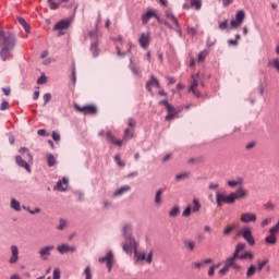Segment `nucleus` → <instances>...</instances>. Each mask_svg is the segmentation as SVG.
<instances>
[{"mask_svg": "<svg viewBox=\"0 0 279 279\" xmlns=\"http://www.w3.org/2000/svg\"><path fill=\"white\" fill-rule=\"evenodd\" d=\"M16 47V35L0 28V58L3 62L12 58V51Z\"/></svg>", "mask_w": 279, "mask_h": 279, "instance_id": "obj_1", "label": "nucleus"}, {"mask_svg": "<svg viewBox=\"0 0 279 279\" xmlns=\"http://www.w3.org/2000/svg\"><path fill=\"white\" fill-rule=\"evenodd\" d=\"M132 223H126L123 227V234L125 243L122 245L123 252L125 254H132V247H136V240L132 236Z\"/></svg>", "mask_w": 279, "mask_h": 279, "instance_id": "obj_2", "label": "nucleus"}, {"mask_svg": "<svg viewBox=\"0 0 279 279\" xmlns=\"http://www.w3.org/2000/svg\"><path fill=\"white\" fill-rule=\"evenodd\" d=\"M138 243H136L135 246H132V250H134V259L135 263H141L143 260H146V263H148V265H151L153 260H154V251H150L148 253V255H145V252L143 251H138Z\"/></svg>", "mask_w": 279, "mask_h": 279, "instance_id": "obj_3", "label": "nucleus"}, {"mask_svg": "<svg viewBox=\"0 0 279 279\" xmlns=\"http://www.w3.org/2000/svg\"><path fill=\"white\" fill-rule=\"evenodd\" d=\"M70 28H71V19H64V20L58 21L54 24L52 31L58 32V36H64V34H66V32H69Z\"/></svg>", "mask_w": 279, "mask_h": 279, "instance_id": "obj_4", "label": "nucleus"}, {"mask_svg": "<svg viewBox=\"0 0 279 279\" xmlns=\"http://www.w3.org/2000/svg\"><path fill=\"white\" fill-rule=\"evenodd\" d=\"M238 234L239 236H242L243 240L246 241L248 245H251V247L256 245V240L254 239V235H252L251 227H243Z\"/></svg>", "mask_w": 279, "mask_h": 279, "instance_id": "obj_5", "label": "nucleus"}, {"mask_svg": "<svg viewBox=\"0 0 279 279\" xmlns=\"http://www.w3.org/2000/svg\"><path fill=\"white\" fill-rule=\"evenodd\" d=\"M117 43H119L117 45V53L120 58H124L125 56H128V53L132 52V47H134V44H132V41H129L125 45L126 50H123V47H121V45H123V38L118 37Z\"/></svg>", "mask_w": 279, "mask_h": 279, "instance_id": "obj_6", "label": "nucleus"}, {"mask_svg": "<svg viewBox=\"0 0 279 279\" xmlns=\"http://www.w3.org/2000/svg\"><path fill=\"white\" fill-rule=\"evenodd\" d=\"M216 204L218 206H221L222 204H229V205L234 204V201L232 198V193H230L229 195H226V193L217 192Z\"/></svg>", "mask_w": 279, "mask_h": 279, "instance_id": "obj_7", "label": "nucleus"}, {"mask_svg": "<svg viewBox=\"0 0 279 279\" xmlns=\"http://www.w3.org/2000/svg\"><path fill=\"white\" fill-rule=\"evenodd\" d=\"M250 195V191H247L245 187L240 186L235 192H231V197L233 198V204L234 202L239 199H245Z\"/></svg>", "mask_w": 279, "mask_h": 279, "instance_id": "obj_8", "label": "nucleus"}, {"mask_svg": "<svg viewBox=\"0 0 279 279\" xmlns=\"http://www.w3.org/2000/svg\"><path fill=\"white\" fill-rule=\"evenodd\" d=\"M197 86H199V74H194L192 75L189 93H193L195 97H202V94L197 90Z\"/></svg>", "mask_w": 279, "mask_h": 279, "instance_id": "obj_9", "label": "nucleus"}, {"mask_svg": "<svg viewBox=\"0 0 279 279\" xmlns=\"http://www.w3.org/2000/svg\"><path fill=\"white\" fill-rule=\"evenodd\" d=\"M168 21H170V23H172V25H169V22H166L165 25H167V27H170V29H178L180 36H182V31H180V23L178 22V19L175 17V15H173V13L168 12L166 14Z\"/></svg>", "mask_w": 279, "mask_h": 279, "instance_id": "obj_10", "label": "nucleus"}, {"mask_svg": "<svg viewBox=\"0 0 279 279\" xmlns=\"http://www.w3.org/2000/svg\"><path fill=\"white\" fill-rule=\"evenodd\" d=\"M243 21H245V11L240 10L235 14V20H231L230 25L233 29H236V27H241Z\"/></svg>", "mask_w": 279, "mask_h": 279, "instance_id": "obj_11", "label": "nucleus"}, {"mask_svg": "<svg viewBox=\"0 0 279 279\" xmlns=\"http://www.w3.org/2000/svg\"><path fill=\"white\" fill-rule=\"evenodd\" d=\"M99 263H106L109 274L112 271V265H114V254L109 251L105 257H100Z\"/></svg>", "mask_w": 279, "mask_h": 279, "instance_id": "obj_12", "label": "nucleus"}, {"mask_svg": "<svg viewBox=\"0 0 279 279\" xmlns=\"http://www.w3.org/2000/svg\"><path fill=\"white\" fill-rule=\"evenodd\" d=\"M54 250H56L54 245H47L39 248L38 254L41 260H49V256H51V252H53Z\"/></svg>", "mask_w": 279, "mask_h": 279, "instance_id": "obj_13", "label": "nucleus"}, {"mask_svg": "<svg viewBox=\"0 0 279 279\" xmlns=\"http://www.w3.org/2000/svg\"><path fill=\"white\" fill-rule=\"evenodd\" d=\"M151 43V35L149 33H142L138 38V45L142 49H148Z\"/></svg>", "mask_w": 279, "mask_h": 279, "instance_id": "obj_14", "label": "nucleus"}, {"mask_svg": "<svg viewBox=\"0 0 279 279\" xmlns=\"http://www.w3.org/2000/svg\"><path fill=\"white\" fill-rule=\"evenodd\" d=\"M74 108H76V110H78V112H83V114H97V107L94 105H87L84 107L74 105Z\"/></svg>", "mask_w": 279, "mask_h": 279, "instance_id": "obj_15", "label": "nucleus"}, {"mask_svg": "<svg viewBox=\"0 0 279 279\" xmlns=\"http://www.w3.org/2000/svg\"><path fill=\"white\" fill-rule=\"evenodd\" d=\"M257 216L254 213H243L240 216L242 223H256Z\"/></svg>", "mask_w": 279, "mask_h": 279, "instance_id": "obj_16", "label": "nucleus"}, {"mask_svg": "<svg viewBox=\"0 0 279 279\" xmlns=\"http://www.w3.org/2000/svg\"><path fill=\"white\" fill-rule=\"evenodd\" d=\"M10 265H16L19 263V246L11 245V256L9 258Z\"/></svg>", "mask_w": 279, "mask_h": 279, "instance_id": "obj_17", "label": "nucleus"}, {"mask_svg": "<svg viewBox=\"0 0 279 279\" xmlns=\"http://www.w3.org/2000/svg\"><path fill=\"white\" fill-rule=\"evenodd\" d=\"M154 88H160V83L156 76H151L150 80L146 83V90H148V93H153L151 90Z\"/></svg>", "mask_w": 279, "mask_h": 279, "instance_id": "obj_18", "label": "nucleus"}, {"mask_svg": "<svg viewBox=\"0 0 279 279\" xmlns=\"http://www.w3.org/2000/svg\"><path fill=\"white\" fill-rule=\"evenodd\" d=\"M166 110H167L166 121H172V119H175L178 114V109H175L173 105H168L166 107Z\"/></svg>", "mask_w": 279, "mask_h": 279, "instance_id": "obj_19", "label": "nucleus"}, {"mask_svg": "<svg viewBox=\"0 0 279 279\" xmlns=\"http://www.w3.org/2000/svg\"><path fill=\"white\" fill-rule=\"evenodd\" d=\"M158 19V14L156 10H148L145 14L142 15V23L143 25H147L149 23V19Z\"/></svg>", "mask_w": 279, "mask_h": 279, "instance_id": "obj_20", "label": "nucleus"}, {"mask_svg": "<svg viewBox=\"0 0 279 279\" xmlns=\"http://www.w3.org/2000/svg\"><path fill=\"white\" fill-rule=\"evenodd\" d=\"M69 189V179L63 178L61 181H58L57 185L54 186V191H66Z\"/></svg>", "mask_w": 279, "mask_h": 279, "instance_id": "obj_21", "label": "nucleus"}, {"mask_svg": "<svg viewBox=\"0 0 279 279\" xmlns=\"http://www.w3.org/2000/svg\"><path fill=\"white\" fill-rule=\"evenodd\" d=\"M15 162H16V165L19 166V167H23V169H26V171H28V173H31L32 172V168L29 167V163H27V161H25L24 159H23V157H21V156H16L15 157Z\"/></svg>", "mask_w": 279, "mask_h": 279, "instance_id": "obj_22", "label": "nucleus"}, {"mask_svg": "<svg viewBox=\"0 0 279 279\" xmlns=\"http://www.w3.org/2000/svg\"><path fill=\"white\" fill-rule=\"evenodd\" d=\"M107 138L110 141V143H112V145H116L117 147H121V145H123V141L117 138V136H114L110 131L107 132Z\"/></svg>", "mask_w": 279, "mask_h": 279, "instance_id": "obj_23", "label": "nucleus"}, {"mask_svg": "<svg viewBox=\"0 0 279 279\" xmlns=\"http://www.w3.org/2000/svg\"><path fill=\"white\" fill-rule=\"evenodd\" d=\"M57 252H59L61 255L69 254V252H71V245L65 243L59 244L57 246Z\"/></svg>", "mask_w": 279, "mask_h": 279, "instance_id": "obj_24", "label": "nucleus"}, {"mask_svg": "<svg viewBox=\"0 0 279 279\" xmlns=\"http://www.w3.org/2000/svg\"><path fill=\"white\" fill-rule=\"evenodd\" d=\"M162 193L165 191L162 189L158 190L155 195V205L156 206H162Z\"/></svg>", "mask_w": 279, "mask_h": 279, "instance_id": "obj_25", "label": "nucleus"}, {"mask_svg": "<svg viewBox=\"0 0 279 279\" xmlns=\"http://www.w3.org/2000/svg\"><path fill=\"white\" fill-rule=\"evenodd\" d=\"M131 138H134V129L126 128L124 130L123 141L128 142L131 141Z\"/></svg>", "mask_w": 279, "mask_h": 279, "instance_id": "obj_26", "label": "nucleus"}, {"mask_svg": "<svg viewBox=\"0 0 279 279\" xmlns=\"http://www.w3.org/2000/svg\"><path fill=\"white\" fill-rule=\"evenodd\" d=\"M265 243L267 245H276L278 243V238H276L274 233H269V235L265 238Z\"/></svg>", "mask_w": 279, "mask_h": 279, "instance_id": "obj_27", "label": "nucleus"}, {"mask_svg": "<svg viewBox=\"0 0 279 279\" xmlns=\"http://www.w3.org/2000/svg\"><path fill=\"white\" fill-rule=\"evenodd\" d=\"M132 187L130 185H123L113 193V197H119L123 195V193H128V191H130Z\"/></svg>", "mask_w": 279, "mask_h": 279, "instance_id": "obj_28", "label": "nucleus"}, {"mask_svg": "<svg viewBox=\"0 0 279 279\" xmlns=\"http://www.w3.org/2000/svg\"><path fill=\"white\" fill-rule=\"evenodd\" d=\"M228 186H230V189H235V186H241L243 184V179L238 178L235 180H230L227 182Z\"/></svg>", "mask_w": 279, "mask_h": 279, "instance_id": "obj_29", "label": "nucleus"}, {"mask_svg": "<svg viewBox=\"0 0 279 279\" xmlns=\"http://www.w3.org/2000/svg\"><path fill=\"white\" fill-rule=\"evenodd\" d=\"M246 245L243 243H238V245L235 246L234 253L233 255L236 256L239 258V256H241V252H243L245 250Z\"/></svg>", "mask_w": 279, "mask_h": 279, "instance_id": "obj_30", "label": "nucleus"}, {"mask_svg": "<svg viewBox=\"0 0 279 279\" xmlns=\"http://www.w3.org/2000/svg\"><path fill=\"white\" fill-rule=\"evenodd\" d=\"M236 259H239V257L234 256L233 254L231 257H228L226 259L225 266H227L230 269V267H232L235 264Z\"/></svg>", "mask_w": 279, "mask_h": 279, "instance_id": "obj_31", "label": "nucleus"}, {"mask_svg": "<svg viewBox=\"0 0 279 279\" xmlns=\"http://www.w3.org/2000/svg\"><path fill=\"white\" fill-rule=\"evenodd\" d=\"M11 208L13 210H15L16 213H21V203L19 201H16L15 198L11 199V204H10Z\"/></svg>", "mask_w": 279, "mask_h": 279, "instance_id": "obj_32", "label": "nucleus"}, {"mask_svg": "<svg viewBox=\"0 0 279 279\" xmlns=\"http://www.w3.org/2000/svg\"><path fill=\"white\" fill-rule=\"evenodd\" d=\"M17 22H19L20 25H22V27L25 29L26 34H29L31 27H29V25L27 24V22L25 21V19L19 17V19H17Z\"/></svg>", "mask_w": 279, "mask_h": 279, "instance_id": "obj_33", "label": "nucleus"}, {"mask_svg": "<svg viewBox=\"0 0 279 279\" xmlns=\"http://www.w3.org/2000/svg\"><path fill=\"white\" fill-rule=\"evenodd\" d=\"M238 258L240 260H246V258H248L250 260H254V254L246 252V253H242L238 256Z\"/></svg>", "mask_w": 279, "mask_h": 279, "instance_id": "obj_34", "label": "nucleus"}, {"mask_svg": "<svg viewBox=\"0 0 279 279\" xmlns=\"http://www.w3.org/2000/svg\"><path fill=\"white\" fill-rule=\"evenodd\" d=\"M189 178H191L190 172H182L175 175L177 182H181V180H189Z\"/></svg>", "mask_w": 279, "mask_h": 279, "instance_id": "obj_35", "label": "nucleus"}, {"mask_svg": "<svg viewBox=\"0 0 279 279\" xmlns=\"http://www.w3.org/2000/svg\"><path fill=\"white\" fill-rule=\"evenodd\" d=\"M56 157L51 154H47V165L48 167H56Z\"/></svg>", "mask_w": 279, "mask_h": 279, "instance_id": "obj_36", "label": "nucleus"}, {"mask_svg": "<svg viewBox=\"0 0 279 279\" xmlns=\"http://www.w3.org/2000/svg\"><path fill=\"white\" fill-rule=\"evenodd\" d=\"M190 3L194 10H202V0H190Z\"/></svg>", "mask_w": 279, "mask_h": 279, "instance_id": "obj_37", "label": "nucleus"}, {"mask_svg": "<svg viewBox=\"0 0 279 279\" xmlns=\"http://www.w3.org/2000/svg\"><path fill=\"white\" fill-rule=\"evenodd\" d=\"M193 208H192V213H199V208H202V204H199V199L194 198L193 199Z\"/></svg>", "mask_w": 279, "mask_h": 279, "instance_id": "obj_38", "label": "nucleus"}, {"mask_svg": "<svg viewBox=\"0 0 279 279\" xmlns=\"http://www.w3.org/2000/svg\"><path fill=\"white\" fill-rule=\"evenodd\" d=\"M239 40H241V35H235V39H229L228 45L231 47H236L239 45Z\"/></svg>", "mask_w": 279, "mask_h": 279, "instance_id": "obj_39", "label": "nucleus"}, {"mask_svg": "<svg viewBox=\"0 0 279 279\" xmlns=\"http://www.w3.org/2000/svg\"><path fill=\"white\" fill-rule=\"evenodd\" d=\"M180 215V207L174 206L170 211H169V217L175 218Z\"/></svg>", "mask_w": 279, "mask_h": 279, "instance_id": "obj_40", "label": "nucleus"}, {"mask_svg": "<svg viewBox=\"0 0 279 279\" xmlns=\"http://www.w3.org/2000/svg\"><path fill=\"white\" fill-rule=\"evenodd\" d=\"M256 274V266L251 265L246 271V278H252Z\"/></svg>", "mask_w": 279, "mask_h": 279, "instance_id": "obj_41", "label": "nucleus"}, {"mask_svg": "<svg viewBox=\"0 0 279 279\" xmlns=\"http://www.w3.org/2000/svg\"><path fill=\"white\" fill-rule=\"evenodd\" d=\"M90 51L94 53L95 58H97V56H99V48L97 47V41L92 44Z\"/></svg>", "mask_w": 279, "mask_h": 279, "instance_id": "obj_42", "label": "nucleus"}, {"mask_svg": "<svg viewBox=\"0 0 279 279\" xmlns=\"http://www.w3.org/2000/svg\"><path fill=\"white\" fill-rule=\"evenodd\" d=\"M207 57H208L207 50L201 51L199 54H198V62H204Z\"/></svg>", "mask_w": 279, "mask_h": 279, "instance_id": "obj_43", "label": "nucleus"}, {"mask_svg": "<svg viewBox=\"0 0 279 279\" xmlns=\"http://www.w3.org/2000/svg\"><path fill=\"white\" fill-rule=\"evenodd\" d=\"M88 36L89 38H92V40H97V38H99V33L97 32V29H93L89 31Z\"/></svg>", "mask_w": 279, "mask_h": 279, "instance_id": "obj_44", "label": "nucleus"}, {"mask_svg": "<svg viewBox=\"0 0 279 279\" xmlns=\"http://www.w3.org/2000/svg\"><path fill=\"white\" fill-rule=\"evenodd\" d=\"M128 125L130 130H135L136 128V120L134 118H129L128 119Z\"/></svg>", "mask_w": 279, "mask_h": 279, "instance_id": "obj_45", "label": "nucleus"}, {"mask_svg": "<svg viewBox=\"0 0 279 279\" xmlns=\"http://www.w3.org/2000/svg\"><path fill=\"white\" fill-rule=\"evenodd\" d=\"M50 10H58L60 8V3L54 2L53 0H48Z\"/></svg>", "mask_w": 279, "mask_h": 279, "instance_id": "obj_46", "label": "nucleus"}, {"mask_svg": "<svg viewBox=\"0 0 279 279\" xmlns=\"http://www.w3.org/2000/svg\"><path fill=\"white\" fill-rule=\"evenodd\" d=\"M114 161L117 162L118 167H125V161L121 160V156L116 155L114 156Z\"/></svg>", "mask_w": 279, "mask_h": 279, "instance_id": "obj_47", "label": "nucleus"}, {"mask_svg": "<svg viewBox=\"0 0 279 279\" xmlns=\"http://www.w3.org/2000/svg\"><path fill=\"white\" fill-rule=\"evenodd\" d=\"M85 279H93V272L90 271V266H87L84 270Z\"/></svg>", "mask_w": 279, "mask_h": 279, "instance_id": "obj_48", "label": "nucleus"}, {"mask_svg": "<svg viewBox=\"0 0 279 279\" xmlns=\"http://www.w3.org/2000/svg\"><path fill=\"white\" fill-rule=\"evenodd\" d=\"M66 228V220L60 219L59 226L57 227V230H64Z\"/></svg>", "mask_w": 279, "mask_h": 279, "instance_id": "obj_49", "label": "nucleus"}, {"mask_svg": "<svg viewBox=\"0 0 279 279\" xmlns=\"http://www.w3.org/2000/svg\"><path fill=\"white\" fill-rule=\"evenodd\" d=\"M186 247L190 250V252H194L195 251V242L193 241H186L185 242Z\"/></svg>", "mask_w": 279, "mask_h": 279, "instance_id": "obj_50", "label": "nucleus"}, {"mask_svg": "<svg viewBox=\"0 0 279 279\" xmlns=\"http://www.w3.org/2000/svg\"><path fill=\"white\" fill-rule=\"evenodd\" d=\"M267 263H269L268 259H264L263 262L258 260L257 262V265H258L257 269H258V271H263V267H265V265H267Z\"/></svg>", "mask_w": 279, "mask_h": 279, "instance_id": "obj_51", "label": "nucleus"}, {"mask_svg": "<svg viewBox=\"0 0 279 279\" xmlns=\"http://www.w3.org/2000/svg\"><path fill=\"white\" fill-rule=\"evenodd\" d=\"M10 109V102H8L7 100H3L0 105V110H9Z\"/></svg>", "mask_w": 279, "mask_h": 279, "instance_id": "obj_52", "label": "nucleus"}, {"mask_svg": "<svg viewBox=\"0 0 279 279\" xmlns=\"http://www.w3.org/2000/svg\"><path fill=\"white\" fill-rule=\"evenodd\" d=\"M271 66H274V69H276V71H278L279 73V59L276 58L270 62Z\"/></svg>", "mask_w": 279, "mask_h": 279, "instance_id": "obj_53", "label": "nucleus"}, {"mask_svg": "<svg viewBox=\"0 0 279 279\" xmlns=\"http://www.w3.org/2000/svg\"><path fill=\"white\" fill-rule=\"evenodd\" d=\"M51 101V94L47 93L44 95V106H47Z\"/></svg>", "mask_w": 279, "mask_h": 279, "instance_id": "obj_54", "label": "nucleus"}, {"mask_svg": "<svg viewBox=\"0 0 279 279\" xmlns=\"http://www.w3.org/2000/svg\"><path fill=\"white\" fill-rule=\"evenodd\" d=\"M187 34H190V36H196L197 29H195V27H187Z\"/></svg>", "mask_w": 279, "mask_h": 279, "instance_id": "obj_55", "label": "nucleus"}, {"mask_svg": "<svg viewBox=\"0 0 279 279\" xmlns=\"http://www.w3.org/2000/svg\"><path fill=\"white\" fill-rule=\"evenodd\" d=\"M191 206H187L184 210H183V217H191Z\"/></svg>", "mask_w": 279, "mask_h": 279, "instance_id": "obj_56", "label": "nucleus"}, {"mask_svg": "<svg viewBox=\"0 0 279 279\" xmlns=\"http://www.w3.org/2000/svg\"><path fill=\"white\" fill-rule=\"evenodd\" d=\"M271 223V218H266L262 221L260 226L262 228H266V226H269Z\"/></svg>", "mask_w": 279, "mask_h": 279, "instance_id": "obj_57", "label": "nucleus"}, {"mask_svg": "<svg viewBox=\"0 0 279 279\" xmlns=\"http://www.w3.org/2000/svg\"><path fill=\"white\" fill-rule=\"evenodd\" d=\"M219 29H228V20H225L219 24Z\"/></svg>", "mask_w": 279, "mask_h": 279, "instance_id": "obj_58", "label": "nucleus"}, {"mask_svg": "<svg viewBox=\"0 0 279 279\" xmlns=\"http://www.w3.org/2000/svg\"><path fill=\"white\" fill-rule=\"evenodd\" d=\"M37 84H47V76L41 75V76L37 80Z\"/></svg>", "mask_w": 279, "mask_h": 279, "instance_id": "obj_59", "label": "nucleus"}, {"mask_svg": "<svg viewBox=\"0 0 279 279\" xmlns=\"http://www.w3.org/2000/svg\"><path fill=\"white\" fill-rule=\"evenodd\" d=\"M228 271H230V268L227 266H223V268L219 270V274H220V276H226V274H228Z\"/></svg>", "mask_w": 279, "mask_h": 279, "instance_id": "obj_60", "label": "nucleus"}, {"mask_svg": "<svg viewBox=\"0 0 279 279\" xmlns=\"http://www.w3.org/2000/svg\"><path fill=\"white\" fill-rule=\"evenodd\" d=\"M37 134L39 136H49V133H47V131L45 129H40L37 131Z\"/></svg>", "mask_w": 279, "mask_h": 279, "instance_id": "obj_61", "label": "nucleus"}, {"mask_svg": "<svg viewBox=\"0 0 279 279\" xmlns=\"http://www.w3.org/2000/svg\"><path fill=\"white\" fill-rule=\"evenodd\" d=\"M52 279H60V269L59 268L53 270V278Z\"/></svg>", "mask_w": 279, "mask_h": 279, "instance_id": "obj_62", "label": "nucleus"}, {"mask_svg": "<svg viewBox=\"0 0 279 279\" xmlns=\"http://www.w3.org/2000/svg\"><path fill=\"white\" fill-rule=\"evenodd\" d=\"M52 138H53V141H56V142L60 141V134H59L58 132L53 131V132H52Z\"/></svg>", "mask_w": 279, "mask_h": 279, "instance_id": "obj_63", "label": "nucleus"}, {"mask_svg": "<svg viewBox=\"0 0 279 279\" xmlns=\"http://www.w3.org/2000/svg\"><path fill=\"white\" fill-rule=\"evenodd\" d=\"M232 230H234V227H227V228L223 230V234H225V235H228V234H230V232H232Z\"/></svg>", "mask_w": 279, "mask_h": 279, "instance_id": "obj_64", "label": "nucleus"}]
</instances>
